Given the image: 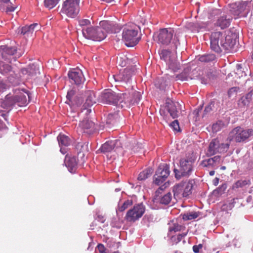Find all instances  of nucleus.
I'll return each mask as SVG.
<instances>
[{"label":"nucleus","instance_id":"obj_1","mask_svg":"<svg viewBox=\"0 0 253 253\" xmlns=\"http://www.w3.org/2000/svg\"><path fill=\"white\" fill-rule=\"evenodd\" d=\"M14 94L10 93L5 96L4 100H0V116L7 121V114L16 105L19 107L26 106L29 103V94L23 89L16 88L13 90Z\"/></svg>","mask_w":253,"mask_h":253},{"label":"nucleus","instance_id":"obj_2","mask_svg":"<svg viewBox=\"0 0 253 253\" xmlns=\"http://www.w3.org/2000/svg\"><path fill=\"white\" fill-rule=\"evenodd\" d=\"M79 25L82 28L83 36L86 39L100 42L106 38L103 28L100 26H92L89 19L79 20Z\"/></svg>","mask_w":253,"mask_h":253},{"label":"nucleus","instance_id":"obj_3","mask_svg":"<svg viewBox=\"0 0 253 253\" xmlns=\"http://www.w3.org/2000/svg\"><path fill=\"white\" fill-rule=\"evenodd\" d=\"M210 40L211 49L217 53L221 52L222 49L230 50L235 43V40L232 39L230 36H225L220 32L212 33Z\"/></svg>","mask_w":253,"mask_h":253},{"label":"nucleus","instance_id":"obj_4","mask_svg":"<svg viewBox=\"0 0 253 253\" xmlns=\"http://www.w3.org/2000/svg\"><path fill=\"white\" fill-rule=\"evenodd\" d=\"M196 157L191 154L185 158L180 160L179 169H174L175 177L179 179L182 177H189L194 170V164L196 161Z\"/></svg>","mask_w":253,"mask_h":253},{"label":"nucleus","instance_id":"obj_5","mask_svg":"<svg viewBox=\"0 0 253 253\" xmlns=\"http://www.w3.org/2000/svg\"><path fill=\"white\" fill-rule=\"evenodd\" d=\"M139 27L133 23L126 25L122 33L123 40L127 46L133 47L138 43L140 38L138 37Z\"/></svg>","mask_w":253,"mask_h":253},{"label":"nucleus","instance_id":"obj_6","mask_svg":"<svg viewBox=\"0 0 253 253\" xmlns=\"http://www.w3.org/2000/svg\"><path fill=\"white\" fill-rule=\"evenodd\" d=\"M193 183L192 181H182L175 185L173 188L174 197L176 199H180L187 197L192 193Z\"/></svg>","mask_w":253,"mask_h":253},{"label":"nucleus","instance_id":"obj_7","mask_svg":"<svg viewBox=\"0 0 253 253\" xmlns=\"http://www.w3.org/2000/svg\"><path fill=\"white\" fill-rule=\"evenodd\" d=\"M158 42L164 45H168L173 39L174 41L178 42L179 40L176 37L173 28H167L161 29L159 31L158 36Z\"/></svg>","mask_w":253,"mask_h":253},{"label":"nucleus","instance_id":"obj_8","mask_svg":"<svg viewBox=\"0 0 253 253\" xmlns=\"http://www.w3.org/2000/svg\"><path fill=\"white\" fill-rule=\"evenodd\" d=\"M79 11V0H66L62 4L61 11L68 17H75Z\"/></svg>","mask_w":253,"mask_h":253},{"label":"nucleus","instance_id":"obj_9","mask_svg":"<svg viewBox=\"0 0 253 253\" xmlns=\"http://www.w3.org/2000/svg\"><path fill=\"white\" fill-rule=\"evenodd\" d=\"M230 135L236 142H244L253 135V130L252 129H244L243 128L238 126L231 131Z\"/></svg>","mask_w":253,"mask_h":253},{"label":"nucleus","instance_id":"obj_10","mask_svg":"<svg viewBox=\"0 0 253 253\" xmlns=\"http://www.w3.org/2000/svg\"><path fill=\"white\" fill-rule=\"evenodd\" d=\"M145 208L143 204H138L129 210L125 216L126 220L129 222H135L141 217L145 212Z\"/></svg>","mask_w":253,"mask_h":253},{"label":"nucleus","instance_id":"obj_11","mask_svg":"<svg viewBox=\"0 0 253 253\" xmlns=\"http://www.w3.org/2000/svg\"><path fill=\"white\" fill-rule=\"evenodd\" d=\"M229 147V144L228 143H220L218 139H213L210 143L207 155L211 156L217 153H222L226 152L228 150Z\"/></svg>","mask_w":253,"mask_h":253},{"label":"nucleus","instance_id":"obj_12","mask_svg":"<svg viewBox=\"0 0 253 253\" xmlns=\"http://www.w3.org/2000/svg\"><path fill=\"white\" fill-rule=\"evenodd\" d=\"M122 96L120 94H117L111 89H106L100 95V99L103 103L117 105L120 102Z\"/></svg>","mask_w":253,"mask_h":253},{"label":"nucleus","instance_id":"obj_13","mask_svg":"<svg viewBox=\"0 0 253 253\" xmlns=\"http://www.w3.org/2000/svg\"><path fill=\"white\" fill-rule=\"evenodd\" d=\"M160 56L161 59L163 60L170 69L173 70L179 69L174 53L168 49H163L160 52Z\"/></svg>","mask_w":253,"mask_h":253},{"label":"nucleus","instance_id":"obj_14","mask_svg":"<svg viewBox=\"0 0 253 253\" xmlns=\"http://www.w3.org/2000/svg\"><path fill=\"white\" fill-rule=\"evenodd\" d=\"M121 96H122V99L120 101V103H124L129 107L137 104L141 98L140 92L133 90L131 92L121 93Z\"/></svg>","mask_w":253,"mask_h":253},{"label":"nucleus","instance_id":"obj_15","mask_svg":"<svg viewBox=\"0 0 253 253\" xmlns=\"http://www.w3.org/2000/svg\"><path fill=\"white\" fill-rule=\"evenodd\" d=\"M169 169L167 164L160 165L156 171L154 183L158 185L162 184L169 174Z\"/></svg>","mask_w":253,"mask_h":253},{"label":"nucleus","instance_id":"obj_16","mask_svg":"<svg viewBox=\"0 0 253 253\" xmlns=\"http://www.w3.org/2000/svg\"><path fill=\"white\" fill-rule=\"evenodd\" d=\"M16 51L17 49L14 47H8L5 45L0 46V60L9 63H11L12 60L16 61V58L13 55Z\"/></svg>","mask_w":253,"mask_h":253},{"label":"nucleus","instance_id":"obj_17","mask_svg":"<svg viewBox=\"0 0 253 253\" xmlns=\"http://www.w3.org/2000/svg\"><path fill=\"white\" fill-rule=\"evenodd\" d=\"M220 15L217 17L215 25L217 27H219L221 29H223L227 27H228L230 25L231 21L232 19L231 16H227V15L224 13L221 14L219 9H215L213 10V14H219Z\"/></svg>","mask_w":253,"mask_h":253},{"label":"nucleus","instance_id":"obj_18","mask_svg":"<svg viewBox=\"0 0 253 253\" xmlns=\"http://www.w3.org/2000/svg\"><path fill=\"white\" fill-rule=\"evenodd\" d=\"M68 76L71 83L77 85L82 84L85 81L82 71L79 69H74L69 71Z\"/></svg>","mask_w":253,"mask_h":253},{"label":"nucleus","instance_id":"obj_19","mask_svg":"<svg viewBox=\"0 0 253 253\" xmlns=\"http://www.w3.org/2000/svg\"><path fill=\"white\" fill-rule=\"evenodd\" d=\"M66 98V103L71 106H79L83 102L82 99L78 96L74 88L68 91Z\"/></svg>","mask_w":253,"mask_h":253},{"label":"nucleus","instance_id":"obj_20","mask_svg":"<svg viewBox=\"0 0 253 253\" xmlns=\"http://www.w3.org/2000/svg\"><path fill=\"white\" fill-rule=\"evenodd\" d=\"M246 2H238L230 4L229 11L231 14L235 16H242V13L246 8Z\"/></svg>","mask_w":253,"mask_h":253},{"label":"nucleus","instance_id":"obj_21","mask_svg":"<svg viewBox=\"0 0 253 253\" xmlns=\"http://www.w3.org/2000/svg\"><path fill=\"white\" fill-rule=\"evenodd\" d=\"M220 162V156H215L212 158L203 160L200 165L209 169H216Z\"/></svg>","mask_w":253,"mask_h":253},{"label":"nucleus","instance_id":"obj_22","mask_svg":"<svg viewBox=\"0 0 253 253\" xmlns=\"http://www.w3.org/2000/svg\"><path fill=\"white\" fill-rule=\"evenodd\" d=\"M181 106L178 102L169 101L167 102V110L173 119L178 117L179 111L181 110Z\"/></svg>","mask_w":253,"mask_h":253},{"label":"nucleus","instance_id":"obj_23","mask_svg":"<svg viewBox=\"0 0 253 253\" xmlns=\"http://www.w3.org/2000/svg\"><path fill=\"white\" fill-rule=\"evenodd\" d=\"M131 71L128 69H125L122 72H120L119 74L113 75L110 78V81L114 79L116 82H128L131 77Z\"/></svg>","mask_w":253,"mask_h":253},{"label":"nucleus","instance_id":"obj_24","mask_svg":"<svg viewBox=\"0 0 253 253\" xmlns=\"http://www.w3.org/2000/svg\"><path fill=\"white\" fill-rule=\"evenodd\" d=\"M85 102L84 106L85 108L92 106L96 103L97 97L95 93L92 90H87L84 93Z\"/></svg>","mask_w":253,"mask_h":253},{"label":"nucleus","instance_id":"obj_25","mask_svg":"<svg viewBox=\"0 0 253 253\" xmlns=\"http://www.w3.org/2000/svg\"><path fill=\"white\" fill-rule=\"evenodd\" d=\"M64 163L71 172H75L78 165L77 159L76 157L66 155Z\"/></svg>","mask_w":253,"mask_h":253},{"label":"nucleus","instance_id":"obj_26","mask_svg":"<svg viewBox=\"0 0 253 253\" xmlns=\"http://www.w3.org/2000/svg\"><path fill=\"white\" fill-rule=\"evenodd\" d=\"M57 140L60 147L61 152L63 154H65L66 151L64 147H66L70 145L71 143L70 139L65 134H60L57 137Z\"/></svg>","mask_w":253,"mask_h":253},{"label":"nucleus","instance_id":"obj_27","mask_svg":"<svg viewBox=\"0 0 253 253\" xmlns=\"http://www.w3.org/2000/svg\"><path fill=\"white\" fill-rule=\"evenodd\" d=\"M39 26L37 23H34L29 26H25L20 29L21 34L27 37L32 36L35 30H38Z\"/></svg>","mask_w":253,"mask_h":253},{"label":"nucleus","instance_id":"obj_28","mask_svg":"<svg viewBox=\"0 0 253 253\" xmlns=\"http://www.w3.org/2000/svg\"><path fill=\"white\" fill-rule=\"evenodd\" d=\"M100 27L103 28L106 35L107 33H116L119 30V29L117 28L115 25L107 21H101L100 22Z\"/></svg>","mask_w":253,"mask_h":253},{"label":"nucleus","instance_id":"obj_29","mask_svg":"<svg viewBox=\"0 0 253 253\" xmlns=\"http://www.w3.org/2000/svg\"><path fill=\"white\" fill-rule=\"evenodd\" d=\"M118 142V140L107 141L102 145L99 150L103 153L110 152L114 148Z\"/></svg>","mask_w":253,"mask_h":253},{"label":"nucleus","instance_id":"obj_30","mask_svg":"<svg viewBox=\"0 0 253 253\" xmlns=\"http://www.w3.org/2000/svg\"><path fill=\"white\" fill-rule=\"evenodd\" d=\"M190 71L191 69L189 68H185L181 73L176 76V80L184 81L193 79L194 77L191 75Z\"/></svg>","mask_w":253,"mask_h":253},{"label":"nucleus","instance_id":"obj_31","mask_svg":"<svg viewBox=\"0 0 253 253\" xmlns=\"http://www.w3.org/2000/svg\"><path fill=\"white\" fill-rule=\"evenodd\" d=\"M10 0H0V9L5 10V12H12L16 7L9 4Z\"/></svg>","mask_w":253,"mask_h":253},{"label":"nucleus","instance_id":"obj_32","mask_svg":"<svg viewBox=\"0 0 253 253\" xmlns=\"http://www.w3.org/2000/svg\"><path fill=\"white\" fill-rule=\"evenodd\" d=\"M79 126L84 130V132H88L87 129L94 128V123L88 119H85L80 122Z\"/></svg>","mask_w":253,"mask_h":253},{"label":"nucleus","instance_id":"obj_33","mask_svg":"<svg viewBox=\"0 0 253 253\" xmlns=\"http://www.w3.org/2000/svg\"><path fill=\"white\" fill-rule=\"evenodd\" d=\"M153 172V169L151 168H148L141 171L138 176V180H144L150 176Z\"/></svg>","mask_w":253,"mask_h":253},{"label":"nucleus","instance_id":"obj_34","mask_svg":"<svg viewBox=\"0 0 253 253\" xmlns=\"http://www.w3.org/2000/svg\"><path fill=\"white\" fill-rule=\"evenodd\" d=\"M253 94L251 92H249L246 95L242 96L239 100L238 104L243 106H247L249 104L252 100Z\"/></svg>","mask_w":253,"mask_h":253},{"label":"nucleus","instance_id":"obj_35","mask_svg":"<svg viewBox=\"0 0 253 253\" xmlns=\"http://www.w3.org/2000/svg\"><path fill=\"white\" fill-rule=\"evenodd\" d=\"M11 71V67L0 60V73L3 75H6Z\"/></svg>","mask_w":253,"mask_h":253},{"label":"nucleus","instance_id":"obj_36","mask_svg":"<svg viewBox=\"0 0 253 253\" xmlns=\"http://www.w3.org/2000/svg\"><path fill=\"white\" fill-rule=\"evenodd\" d=\"M234 74L235 75V78L237 79H240L242 77L247 76L246 73L243 70L242 67L240 64H237L236 65V69Z\"/></svg>","mask_w":253,"mask_h":253},{"label":"nucleus","instance_id":"obj_37","mask_svg":"<svg viewBox=\"0 0 253 253\" xmlns=\"http://www.w3.org/2000/svg\"><path fill=\"white\" fill-rule=\"evenodd\" d=\"M250 184V181L246 179H241L236 181L232 186L233 189H237L239 188H243L247 185Z\"/></svg>","mask_w":253,"mask_h":253},{"label":"nucleus","instance_id":"obj_38","mask_svg":"<svg viewBox=\"0 0 253 253\" xmlns=\"http://www.w3.org/2000/svg\"><path fill=\"white\" fill-rule=\"evenodd\" d=\"M185 229V227L182 225H179L177 223H174L170 225L169 228V231L170 232H177L178 231H184Z\"/></svg>","mask_w":253,"mask_h":253},{"label":"nucleus","instance_id":"obj_39","mask_svg":"<svg viewBox=\"0 0 253 253\" xmlns=\"http://www.w3.org/2000/svg\"><path fill=\"white\" fill-rule=\"evenodd\" d=\"M215 59V56L213 54H205L200 56L199 60L203 62H209Z\"/></svg>","mask_w":253,"mask_h":253},{"label":"nucleus","instance_id":"obj_40","mask_svg":"<svg viewBox=\"0 0 253 253\" xmlns=\"http://www.w3.org/2000/svg\"><path fill=\"white\" fill-rule=\"evenodd\" d=\"M199 216V214L196 212H187L182 215V218L184 220H189L195 219Z\"/></svg>","mask_w":253,"mask_h":253},{"label":"nucleus","instance_id":"obj_41","mask_svg":"<svg viewBox=\"0 0 253 253\" xmlns=\"http://www.w3.org/2000/svg\"><path fill=\"white\" fill-rule=\"evenodd\" d=\"M133 202L131 200H127L125 201L122 205L119 206L118 211L120 212L124 211L129 207L132 206Z\"/></svg>","mask_w":253,"mask_h":253},{"label":"nucleus","instance_id":"obj_42","mask_svg":"<svg viewBox=\"0 0 253 253\" xmlns=\"http://www.w3.org/2000/svg\"><path fill=\"white\" fill-rule=\"evenodd\" d=\"M171 200V194L170 192H168L164 195L160 199L161 204L168 205L169 203Z\"/></svg>","mask_w":253,"mask_h":253},{"label":"nucleus","instance_id":"obj_43","mask_svg":"<svg viewBox=\"0 0 253 253\" xmlns=\"http://www.w3.org/2000/svg\"><path fill=\"white\" fill-rule=\"evenodd\" d=\"M59 1V0H44V3L46 7L51 9L57 5Z\"/></svg>","mask_w":253,"mask_h":253},{"label":"nucleus","instance_id":"obj_44","mask_svg":"<svg viewBox=\"0 0 253 253\" xmlns=\"http://www.w3.org/2000/svg\"><path fill=\"white\" fill-rule=\"evenodd\" d=\"M38 70H36L35 67H34V68L31 67L26 69H23L22 73L23 74L29 73V76L32 77L36 75L38 73H39V71Z\"/></svg>","mask_w":253,"mask_h":253},{"label":"nucleus","instance_id":"obj_45","mask_svg":"<svg viewBox=\"0 0 253 253\" xmlns=\"http://www.w3.org/2000/svg\"><path fill=\"white\" fill-rule=\"evenodd\" d=\"M187 233L188 232L187 231L186 232L179 234L177 236H172L171 240L175 242V243H178L181 241L183 238L187 235Z\"/></svg>","mask_w":253,"mask_h":253},{"label":"nucleus","instance_id":"obj_46","mask_svg":"<svg viewBox=\"0 0 253 253\" xmlns=\"http://www.w3.org/2000/svg\"><path fill=\"white\" fill-rule=\"evenodd\" d=\"M170 126L173 128V129L176 131H180V129L179 125L177 120H174L169 124Z\"/></svg>","mask_w":253,"mask_h":253},{"label":"nucleus","instance_id":"obj_47","mask_svg":"<svg viewBox=\"0 0 253 253\" xmlns=\"http://www.w3.org/2000/svg\"><path fill=\"white\" fill-rule=\"evenodd\" d=\"M213 106V104L212 103L209 104L208 106H207L204 111V116L206 115L208 113H210L212 110V107Z\"/></svg>","mask_w":253,"mask_h":253},{"label":"nucleus","instance_id":"obj_48","mask_svg":"<svg viewBox=\"0 0 253 253\" xmlns=\"http://www.w3.org/2000/svg\"><path fill=\"white\" fill-rule=\"evenodd\" d=\"M8 88V86L2 81H0V92H4Z\"/></svg>","mask_w":253,"mask_h":253},{"label":"nucleus","instance_id":"obj_49","mask_svg":"<svg viewBox=\"0 0 253 253\" xmlns=\"http://www.w3.org/2000/svg\"><path fill=\"white\" fill-rule=\"evenodd\" d=\"M221 122L216 123L212 125V129L213 131L215 132H217L220 130L221 126H220Z\"/></svg>","mask_w":253,"mask_h":253},{"label":"nucleus","instance_id":"obj_50","mask_svg":"<svg viewBox=\"0 0 253 253\" xmlns=\"http://www.w3.org/2000/svg\"><path fill=\"white\" fill-rule=\"evenodd\" d=\"M203 248V245L201 244L198 245H194L193 247V251L195 253H198L200 249Z\"/></svg>","mask_w":253,"mask_h":253},{"label":"nucleus","instance_id":"obj_51","mask_svg":"<svg viewBox=\"0 0 253 253\" xmlns=\"http://www.w3.org/2000/svg\"><path fill=\"white\" fill-rule=\"evenodd\" d=\"M164 81L163 78H162L158 80V83H160V84H158V86L160 89H163L165 87L166 85H167L166 84V82L163 83L162 82Z\"/></svg>","mask_w":253,"mask_h":253},{"label":"nucleus","instance_id":"obj_52","mask_svg":"<svg viewBox=\"0 0 253 253\" xmlns=\"http://www.w3.org/2000/svg\"><path fill=\"white\" fill-rule=\"evenodd\" d=\"M97 249L99 253H106V249L103 244H98L97 246Z\"/></svg>","mask_w":253,"mask_h":253},{"label":"nucleus","instance_id":"obj_53","mask_svg":"<svg viewBox=\"0 0 253 253\" xmlns=\"http://www.w3.org/2000/svg\"><path fill=\"white\" fill-rule=\"evenodd\" d=\"M122 59L123 58L121 57H117V63H118L120 66H121L122 67H124L126 66V62L125 60L122 61Z\"/></svg>","mask_w":253,"mask_h":253},{"label":"nucleus","instance_id":"obj_54","mask_svg":"<svg viewBox=\"0 0 253 253\" xmlns=\"http://www.w3.org/2000/svg\"><path fill=\"white\" fill-rule=\"evenodd\" d=\"M98 220L100 221L101 222L104 223L105 221V219L103 216H98Z\"/></svg>","mask_w":253,"mask_h":253},{"label":"nucleus","instance_id":"obj_55","mask_svg":"<svg viewBox=\"0 0 253 253\" xmlns=\"http://www.w3.org/2000/svg\"><path fill=\"white\" fill-rule=\"evenodd\" d=\"M218 181H219V178H217V177H216L214 180H213V183L216 186L218 184Z\"/></svg>","mask_w":253,"mask_h":253},{"label":"nucleus","instance_id":"obj_56","mask_svg":"<svg viewBox=\"0 0 253 253\" xmlns=\"http://www.w3.org/2000/svg\"><path fill=\"white\" fill-rule=\"evenodd\" d=\"M5 126V125L4 124H3L0 120V129H2L4 128Z\"/></svg>","mask_w":253,"mask_h":253},{"label":"nucleus","instance_id":"obj_57","mask_svg":"<svg viewBox=\"0 0 253 253\" xmlns=\"http://www.w3.org/2000/svg\"><path fill=\"white\" fill-rule=\"evenodd\" d=\"M226 189V186L224 185H222L221 187H219L217 189L218 191L223 190V191L225 190Z\"/></svg>","mask_w":253,"mask_h":253},{"label":"nucleus","instance_id":"obj_58","mask_svg":"<svg viewBox=\"0 0 253 253\" xmlns=\"http://www.w3.org/2000/svg\"><path fill=\"white\" fill-rule=\"evenodd\" d=\"M215 173L214 170H211L210 171L209 174L211 176H213Z\"/></svg>","mask_w":253,"mask_h":253},{"label":"nucleus","instance_id":"obj_59","mask_svg":"<svg viewBox=\"0 0 253 253\" xmlns=\"http://www.w3.org/2000/svg\"><path fill=\"white\" fill-rule=\"evenodd\" d=\"M194 24L193 23H190L188 24V26L189 28H192L194 27Z\"/></svg>","mask_w":253,"mask_h":253},{"label":"nucleus","instance_id":"obj_60","mask_svg":"<svg viewBox=\"0 0 253 253\" xmlns=\"http://www.w3.org/2000/svg\"><path fill=\"white\" fill-rule=\"evenodd\" d=\"M195 28H201L204 27V26H198V25H197V24H196L195 25Z\"/></svg>","mask_w":253,"mask_h":253},{"label":"nucleus","instance_id":"obj_61","mask_svg":"<svg viewBox=\"0 0 253 253\" xmlns=\"http://www.w3.org/2000/svg\"><path fill=\"white\" fill-rule=\"evenodd\" d=\"M235 89H236V88H232L230 90V91H231L232 90H235Z\"/></svg>","mask_w":253,"mask_h":253},{"label":"nucleus","instance_id":"obj_62","mask_svg":"<svg viewBox=\"0 0 253 253\" xmlns=\"http://www.w3.org/2000/svg\"><path fill=\"white\" fill-rule=\"evenodd\" d=\"M90 111H91V110H90V109H87V112H90Z\"/></svg>","mask_w":253,"mask_h":253},{"label":"nucleus","instance_id":"obj_63","mask_svg":"<svg viewBox=\"0 0 253 253\" xmlns=\"http://www.w3.org/2000/svg\"><path fill=\"white\" fill-rule=\"evenodd\" d=\"M112 116H113V115H112V114H109V117H112Z\"/></svg>","mask_w":253,"mask_h":253},{"label":"nucleus","instance_id":"obj_64","mask_svg":"<svg viewBox=\"0 0 253 253\" xmlns=\"http://www.w3.org/2000/svg\"><path fill=\"white\" fill-rule=\"evenodd\" d=\"M120 253L119 252L117 251V252H115L114 253Z\"/></svg>","mask_w":253,"mask_h":253}]
</instances>
